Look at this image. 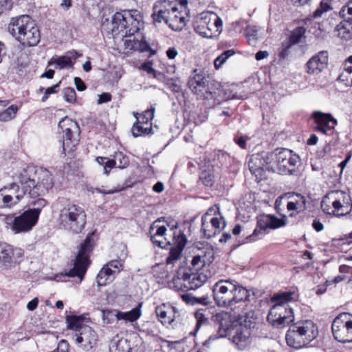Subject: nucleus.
<instances>
[{
    "mask_svg": "<svg viewBox=\"0 0 352 352\" xmlns=\"http://www.w3.org/2000/svg\"><path fill=\"white\" fill-rule=\"evenodd\" d=\"M16 180L34 198L45 195L54 186L52 173L41 167L23 168L16 175Z\"/></svg>",
    "mask_w": 352,
    "mask_h": 352,
    "instance_id": "1",
    "label": "nucleus"
},
{
    "mask_svg": "<svg viewBox=\"0 0 352 352\" xmlns=\"http://www.w3.org/2000/svg\"><path fill=\"white\" fill-rule=\"evenodd\" d=\"M294 292H283L271 298L274 305L270 309L267 320L273 327L282 328L294 322V310L288 302L294 300Z\"/></svg>",
    "mask_w": 352,
    "mask_h": 352,
    "instance_id": "2",
    "label": "nucleus"
},
{
    "mask_svg": "<svg viewBox=\"0 0 352 352\" xmlns=\"http://www.w3.org/2000/svg\"><path fill=\"white\" fill-rule=\"evenodd\" d=\"M8 32L25 47L36 46L40 41V31L28 15L12 19Z\"/></svg>",
    "mask_w": 352,
    "mask_h": 352,
    "instance_id": "3",
    "label": "nucleus"
},
{
    "mask_svg": "<svg viewBox=\"0 0 352 352\" xmlns=\"http://www.w3.org/2000/svg\"><path fill=\"white\" fill-rule=\"evenodd\" d=\"M59 201L60 208L58 212L59 227L72 233H79L86 224V214L82 208L73 203Z\"/></svg>",
    "mask_w": 352,
    "mask_h": 352,
    "instance_id": "4",
    "label": "nucleus"
},
{
    "mask_svg": "<svg viewBox=\"0 0 352 352\" xmlns=\"http://www.w3.org/2000/svg\"><path fill=\"white\" fill-rule=\"evenodd\" d=\"M318 335L316 324L311 320H300L290 325L285 339L287 344L295 349L309 346Z\"/></svg>",
    "mask_w": 352,
    "mask_h": 352,
    "instance_id": "5",
    "label": "nucleus"
},
{
    "mask_svg": "<svg viewBox=\"0 0 352 352\" xmlns=\"http://www.w3.org/2000/svg\"><path fill=\"white\" fill-rule=\"evenodd\" d=\"M214 85L215 82H210L208 78L201 73L195 74L188 81L189 87L194 94L207 99L212 98L218 104L229 98L245 99L242 96H236V95H233L231 98L226 96L221 88L213 89Z\"/></svg>",
    "mask_w": 352,
    "mask_h": 352,
    "instance_id": "6",
    "label": "nucleus"
},
{
    "mask_svg": "<svg viewBox=\"0 0 352 352\" xmlns=\"http://www.w3.org/2000/svg\"><path fill=\"white\" fill-rule=\"evenodd\" d=\"M272 166L279 174L294 175L300 164V157L287 148L277 149L271 153Z\"/></svg>",
    "mask_w": 352,
    "mask_h": 352,
    "instance_id": "7",
    "label": "nucleus"
},
{
    "mask_svg": "<svg viewBox=\"0 0 352 352\" xmlns=\"http://www.w3.org/2000/svg\"><path fill=\"white\" fill-rule=\"evenodd\" d=\"M221 19L213 12H204L193 21L195 32L203 37L212 38L221 32Z\"/></svg>",
    "mask_w": 352,
    "mask_h": 352,
    "instance_id": "8",
    "label": "nucleus"
},
{
    "mask_svg": "<svg viewBox=\"0 0 352 352\" xmlns=\"http://www.w3.org/2000/svg\"><path fill=\"white\" fill-rule=\"evenodd\" d=\"M94 237L93 233L89 234L84 242L81 243L74 263V267L65 274L66 276H77L80 282L82 281L89 265V257L95 244Z\"/></svg>",
    "mask_w": 352,
    "mask_h": 352,
    "instance_id": "9",
    "label": "nucleus"
},
{
    "mask_svg": "<svg viewBox=\"0 0 352 352\" xmlns=\"http://www.w3.org/2000/svg\"><path fill=\"white\" fill-rule=\"evenodd\" d=\"M225 227L226 221L217 204L211 206L202 216L201 230L204 237L207 239L220 233Z\"/></svg>",
    "mask_w": 352,
    "mask_h": 352,
    "instance_id": "10",
    "label": "nucleus"
},
{
    "mask_svg": "<svg viewBox=\"0 0 352 352\" xmlns=\"http://www.w3.org/2000/svg\"><path fill=\"white\" fill-rule=\"evenodd\" d=\"M58 129L63 133V149L70 153L79 142L80 129L77 122L65 117L58 123Z\"/></svg>",
    "mask_w": 352,
    "mask_h": 352,
    "instance_id": "11",
    "label": "nucleus"
},
{
    "mask_svg": "<svg viewBox=\"0 0 352 352\" xmlns=\"http://www.w3.org/2000/svg\"><path fill=\"white\" fill-rule=\"evenodd\" d=\"M331 329L334 338L338 342H351L352 316L347 313L340 314L333 320Z\"/></svg>",
    "mask_w": 352,
    "mask_h": 352,
    "instance_id": "12",
    "label": "nucleus"
},
{
    "mask_svg": "<svg viewBox=\"0 0 352 352\" xmlns=\"http://www.w3.org/2000/svg\"><path fill=\"white\" fill-rule=\"evenodd\" d=\"M236 289L235 281L230 279L218 280L213 286L214 300L220 307L232 305L233 292Z\"/></svg>",
    "mask_w": 352,
    "mask_h": 352,
    "instance_id": "13",
    "label": "nucleus"
},
{
    "mask_svg": "<svg viewBox=\"0 0 352 352\" xmlns=\"http://www.w3.org/2000/svg\"><path fill=\"white\" fill-rule=\"evenodd\" d=\"M26 190L22 186L20 189L16 182L0 189V208H12L23 198Z\"/></svg>",
    "mask_w": 352,
    "mask_h": 352,
    "instance_id": "14",
    "label": "nucleus"
},
{
    "mask_svg": "<svg viewBox=\"0 0 352 352\" xmlns=\"http://www.w3.org/2000/svg\"><path fill=\"white\" fill-rule=\"evenodd\" d=\"M285 225L284 221L270 214H263L258 218L257 226L254 229L252 234L246 237L250 241H254L256 237L265 234L267 229H276Z\"/></svg>",
    "mask_w": 352,
    "mask_h": 352,
    "instance_id": "15",
    "label": "nucleus"
},
{
    "mask_svg": "<svg viewBox=\"0 0 352 352\" xmlns=\"http://www.w3.org/2000/svg\"><path fill=\"white\" fill-rule=\"evenodd\" d=\"M270 164H272L271 155L265 152L252 154L248 160L249 169L257 179H262L265 177L264 170Z\"/></svg>",
    "mask_w": 352,
    "mask_h": 352,
    "instance_id": "16",
    "label": "nucleus"
},
{
    "mask_svg": "<svg viewBox=\"0 0 352 352\" xmlns=\"http://www.w3.org/2000/svg\"><path fill=\"white\" fill-rule=\"evenodd\" d=\"M74 342L85 351L91 350L98 341V336L90 326L82 327L78 333H75Z\"/></svg>",
    "mask_w": 352,
    "mask_h": 352,
    "instance_id": "17",
    "label": "nucleus"
},
{
    "mask_svg": "<svg viewBox=\"0 0 352 352\" xmlns=\"http://www.w3.org/2000/svg\"><path fill=\"white\" fill-rule=\"evenodd\" d=\"M20 248H14L6 243L0 242V267H8L23 256Z\"/></svg>",
    "mask_w": 352,
    "mask_h": 352,
    "instance_id": "18",
    "label": "nucleus"
},
{
    "mask_svg": "<svg viewBox=\"0 0 352 352\" xmlns=\"http://www.w3.org/2000/svg\"><path fill=\"white\" fill-rule=\"evenodd\" d=\"M37 223L38 219L27 210L15 217L14 234L28 233L33 229Z\"/></svg>",
    "mask_w": 352,
    "mask_h": 352,
    "instance_id": "19",
    "label": "nucleus"
},
{
    "mask_svg": "<svg viewBox=\"0 0 352 352\" xmlns=\"http://www.w3.org/2000/svg\"><path fill=\"white\" fill-rule=\"evenodd\" d=\"M250 328L247 326L239 325L234 329L233 335L230 340L237 349L242 351L248 346L250 342Z\"/></svg>",
    "mask_w": 352,
    "mask_h": 352,
    "instance_id": "20",
    "label": "nucleus"
},
{
    "mask_svg": "<svg viewBox=\"0 0 352 352\" xmlns=\"http://www.w3.org/2000/svg\"><path fill=\"white\" fill-rule=\"evenodd\" d=\"M327 52L321 51L311 57L307 63V72L309 74H318L327 67Z\"/></svg>",
    "mask_w": 352,
    "mask_h": 352,
    "instance_id": "21",
    "label": "nucleus"
},
{
    "mask_svg": "<svg viewBox=\"0 0 352 352\" xmlns=\"http://www.w3.org/2000/svg\"><path fill=\"white\" fill-rule=\"evenodd\" d=\"M80 56L81 54L75 50L70 51L64 56L52 57L48 64L54 65L56 69H59L72 67L76 58Z\"/></svg>",
    "mask_w": 352,
    "mask_h": 352,
    "instance_id": "22",
    "label": "nucleus"
},
{
    "mask_svg": "<svg viewBox=\"0 0 352 352\" xmlns=\"http://www.w3.org/2000/svg\"><path fill=\"white\" fill-rule=\"evenodd\" d=\"M166 24L174 31L182 30L185 26V17L178 12L177 8L173 2L169 7Z\"/></svg>",
    "mask_w": 352,
    "mask_h": 352,
    "instance_id": "23",
    "label": "nucleus"
},
{
    "mask_svg": "<svg viewBox=\"0 0 352 352\" xmlns=\"http://www.w3.org/2000/svg\"><path fill=\"white\" fill-rule=\"evenodd\" d=\"M125 25L127 31V37H131L135 33L138 32L143 27L142 17L137 12L131 14L130 12H125Z\"/></svg>",
    "mask_w": 352,
    "mask_h": 352,
    "instance_id": "24",
    "label": "nucleus"
},
{
    "mask_svg": "<svg viewBox=\"0 0 352 352\" xmlns=\"http://www.w3.org/2000/svg\"><path fill=\"white\" fill-rule=\"evenodd\" d=\"M336 194V205L338 210L339 217L347 214L351 211L352 204L350 196L342 190H333Z\"/></svg>",
    "mask_w": 352,
    "mask_h": 352,
    "instance_id": "25",
    "label": "nucleus"
},
{
    "mask_svg": "<svg viewBox=\"0 0 352 352\" xmlns=\"http://www.w3.org/2000/svg\"><path fill=\"white\" fill-rule=\"evenodd\" d=\"M288 199L287 208L288 210H295L298 212L304 211L306 209L307 199L299 193L289 192L285 195Z\"/></svg>",
    "mask_w": 352,
    "mask_h": 352,
    "instance_id": "26",
    "label": "nucleus"
},
{
    "mask_svg": "<svg viewBox=\"0 0 352 352\" xmlns=\"http://www.w3.org/2000/svg\"><path fill=\"white\" fill-rule=\"evenodd\" d=\"M172 2L168 0H163L157 1L153 6V12L152 13V18L154 23H162L164 21L166 23V18L169 7L171 6Z\"/></svg>",
    "mask_w": 352,
    "mask_h": 352,
    "instance_id": "27",
    "label": "nucleus"
},
{
    "mask_svg": "<svg viewBox=\"0 0 352 352\" xmlns=\"http://www.w3.org/2000/svg\"><path fill=\"white\" fill-rule=\"evenodd\" d=\"M175 308L162 304L156 307L155 314L163 325H171L175 320Z\"/></svg>",
    "mask_w": 352,
    "mask_h": 352,
    "instance_id": "28",
    "label": "nucleus"
},
{
    "mask_svg": "<svg viewBox=\"0 0 352 352\" xmlns=\"http://www.w3.org/2000/svg\"><path fill=\"white\" fill-rule=\"evenodd\" d=\"M125 12H116L111 20V32L113 37L120 36L122 38L127 37V31L125 25Z\"/></svg>",
    "mask_w": 352,
    "mask_h": 352,
    "instance_id": "29",
    "label": "nucleus"
},
{
    "mask_svg": "<svg viewBox=\"0 0 352 352\" xmlns=\"http://www.w3.org/2000/svg\"><path fill=\"white\" fill-rule=\"evenodd\" d=\"M212 320L218 324L219 337L226 336V331L231 323V315L228 312L221 311L214 315Z\"/></svg>",
    "mask_w": 352,
    "mask_h": 352,
    "instance_id": "30",
    "label": "nucleus"
},
{
    "mask_svg": "<svg viewBox=\"0 0 352 352\" xmlns=\"http://www.w3.org/2000/svg\"><path fill=\"white\" fill-rule=\"evenodd\" d=\"M159 222H160V219L155 221L151 225L150 228L151 239L157 246L164 248L166 243L163 240L157 239V237L164 238L166 232V228L164 226H159Z\"/></svg>",
    "mask_w": 352,
    "mask_h": 352,
    "instance_id": "31",
    "label": "nucleus"
},
{
    "mask_svg": "<svg viewBox=\"0 0 352 352\" xmlns=\"http://www.w3.org/2000/svg\"><path fill=\"white\" fill-rule=\"evenodd\" d=\"M208 280L204 273H190L186 270L187 290L196 289L201 287Z\"/></svg>",
    "mask_w": 352,
    "mask_h": 352,
    "instance_id": "32",
    "label": "nucleus"
},
{
    "mask_svg": "<svg viewBox=\"0 0 352 352\" xmlns=\"http://www.w3.org/2000/svg\"><path fill=\"white\" fill-rule=\"evenodd\" d=\"M335 196L336 194H333V190L329 192L322 199L321 208L323 212L328 214L339 217L337 205H336V201H334Z\"/></svg>",
    "mask_w": 352,
    "mask_h": 352,
    "instance_id": "33",
    "label": "nucleus"
},
{
    "mask_svg": "<svg viewBox=\"0 0 352 352\" xmlns=\"http://www.w3.org/2000/svg\"><path fill=\"white\" fill-rule=\"evenodd\" d=\"M169 287L177 291H188L186 269H180L177 272L176 276L169 283Z\"/></svg>",
    "mask_w": 352,
    "mask_h": 352,
    "instance_id": "34",
    "label": "nucleus"
},
{
    "mask_svg": "<svg viewBox=\"0 0 352 352\" xmlns=\"http://www.w3.org/2000/svg\"><path fill=\"white\" fill-rule=\"evenodd\" d=\"M142 303H140L136 307L129 311L122 312L116 311L115 317L118 320H124L125 322H135L142 316Z\"/></svg>",
    "mask_w": 352,
    "mask_h": 352,
    "instance_id": "35",
    "label": "nucleus"
},
{
    "mask_svg": "<svg viewBox=\"0 0 352 352\" xmlns=\"http://www.w3.org/2000/svg\"><path fill=\"white\" fill-rule=\"evenodd\" d=\"M313 117L318 124L327 125L329 129H333L334 126L337 124V120L329 113L314 111Z\"/></svg>",
    "mask_w": 352,
    "mask_h": 352,
    "instance_id": "36",
    "label": "nucleus"
},
{
    "mask_svg": "<svg viewBox=\"0 0 352 352\" xmlns=\"http://www.w3.org/2000/svg\"><path fill=\"white\" fill-rule=\"evenodd\" d=\"M338 79L346 86L352 87V56L346 60L344 70L339 76Z\"/></svg>",
    "mask_w": 352,
    "mask_h": 352,
    "instance_id": "37",
    "label": "nucleus"
},
{
    "mask_svg": "<svg viewBox=\"0 0 352 352\" xmlns=\"http://www.w3.org/2000/svg\"><path fill=\"white\" fill-rule=\"evenodd\" d=\"M335 32L336 35L344 40L352 38V24L348 21L340 22L336 25Z\"/></svg>",
    "mask_w": 352,
    "mask_h": 352,
    "instance_id": "38",
    "label": "nucleus"
},
{
    "mask_svg": "<svg viewBox=\"0 0 352 352\" xmlns=\"http://www.w3.org/2000/svg\"><path fill=\"white\" fill-rule=\"evenodd\" d=\"M115 278L116 276L112 273V270L104 265L98 274L97 283L99 286L105 285L112 282Z\"/></svg>",
    "mask_w": 352,
    "mask_h": 352,
    "instance_id": "39",
    "label": "nucleus"
},
{
    "mask_svg": "<svg viewBox=\"0 0 352 352\" xmlns=\"http://www.w3.org/2000/svg\"><path fill=\"white\" fill-rule=\"evenodd\" d=\"M85 317L83 316H67L66 317V322L67 328L75 331V333H78L79 329L82 327H87V325L83 324Z\"/></svg>",
    "mask_w": 352,
    "mask_h": 352,
    "instance_id": "40",
    "label": "nucleus"
},
{
    "mask_svg": "<svg viewBox=\"0 0 352 352\" xmlns=\"http://www.w3.org/2000/svg\"><path fill=\"white\" fill-rule=\"evenodd\" d=\"M235 288L233 293L232 305L246 300L249 298V292L235 281Z\"/></svg>",
    "mask_w": 352,
    "mask_h": 352,
    "instance_id": "41",
    "label": "nucleus"
},
{
    "mask_svg": "<svg viewBox=\"0 0 352 352\" xmlns=\"http://www.w3.org/2000/svg\"><path fill=\"white\" fill-rule=\"evenodd\" d=\"M132 134L134 137L148 135L151 131V124L149 125L143 124L136 122L132 127Z\"/></svg>",
    "mask_w": 352,
    "mask_h": 352,
    "instance_id": "42",
    "label": "nucleus"
},
{
    "mask_svg": "<svg viewBox=\"0 0 352 352\" xmlns=\"http://www.w3.org/2000/svg\"><path fill=\"white\" fill-rule=\"evenodd\" d=\"M124 46L126 49L134 51H144L147 47V45L145 43L141 42L139 40H135L133 38L131 39H126L124 41Z\"/></svg>",
    "mask_w": 352,
    "mask_h": 352,
    "instance_id": "43",
    "label": "nucleus"
},
{
    "mask_svg": "<svg viewBox=\"0 0 352 352\" xmlns=\"http://www.w3.org/2000/svg\"><path fill=\"white\" fill-rule=\"evenodd\" d=\"M33 208H30L28 210L38 220L42 209L47 204V200L43 198H38L32 202Z\"/></svg>",
    "mask_w": 352,
    "mask_h": 352,
    "instance_id": "44",
    "label": "nucleus"
},
{
    "mask_svg": "<svg viewBox=\"0 0 352 352\" xmlns=\"http://www.w3.org/2000/svg\"><path fill=\"white\" fill-rule=\"evenodd\" d=\"M196 319V327L195 331H198L201 327H206L209 324L208 318L206 316L204 310H199L195 313Z\"/></svg>",
    "mask_w": 352,
    "mask_h": 352,
    "instance_id": "45",
    "label": "nucleus"
},
{
    "mask_svg": "<svg viewBox=\"0 0 352 352\" xmlns=\"http://www.w3.org/2000/svg\"><path fill=\"white\" fill-rule=\"evenodd\" d=\"M260 28L255 25H248L245 29L246 38L251 45H254L258 38Z\"/></svg>",
    "mask_w": 352,
    "mask_h": 352,
    "instance_id": "46",
    "label": "nucleus"
},
{
    "mask_svg": "<svg viewBox=\"0 0 352 352\" xmlns=\"http://www.w3.org/2000/svg\"><path fill=\"white\" fill-rule=\"evenodd\" d=\"M198 255H200L204 259V263L210 264L214 260V250L212 246L207 244L202 248L200 250V254Z\"/></svg>",
    "mask_w": 352,
    "mask_h": 352,
    "instance_id": "47",
    "label": "nucleus"
},
{
    "mask_svg": "<svg viewBox=\"0 0 352 352\" xmlns=\"http://www.w3.org/2000/svg\"><path fill=\"white\" fill-rule=\"evenodd\" d=\"M154 111L155 109L152 108L151 109H148L144 111L142 113H134L136 120L139 123H142L143 124L149 125L148 123L151 122L154 118Z\"/></svg>",
    "mask_w": 352,
    "mask_h": 352,
    "instance_id": "48",
    "label": "nucleus"
},
{
    "mask_svg": "<svg viewBox=\"0 0 352 352\" xmlns=\"http://www.w3.org/2000/svg\"><path fill=\"white\" fill-rule=\"evenodd\" d=\"M305 32L306 30L303 27L296 28L292 31L289 38L287 42L290 43L292 45L299 43L301 38L304 37Z\"/></svg>",
    "mask_w": 352,
    "mask_h": 352,
    "instance_id": "49",
    "label": "nucleus"
},
{
    "mask_svg": "<svg viewBox=\"0 0 352 352\" xmlns=\"http://www.w3.org/2000/svg\"><path fill=\"white\" fill-rule=\"evenodd\" d=\"M18 108L15 105H11L6 110L0 113V121L8 122L14 118L17 113Z\"/></svg>",
    "mask_w": 352,
    "mask_h": 352,
    "instance_id": "50",
    "label": "nucleus"
},
{
    "mask_svg": "<svg viewBox=\"0 0 352 352\" xmlns=\"http://www.w3.org/2000/svg\"><path fill=\"white\" fill-rule=\"evenodd\" d=\"M331 9V8L327 2L322 1L320 6L313 13L314 19H316L322 17Z\"/></svg>",
    "mask_w": 352,
    "mask_h": 352,
    "instance_id": "51",
    "label": "nucleus"
},
{
    "mask_svg": "<svg viewBox=\"0 0 352 352\" xmlns=\"http://www.w3.org/2000/svg\"><path fill=\"white\" fill-rule=\"evenodd\" d=\"M234 52L232 50H229L223 52L219 56L214 62V65L216 69L220 68V67L226 61V60L232 56Z\"/></svg>",
    "mask_w": 352,
    "mask_h": 352,
    "instance_id": "52",
    "label": "nucleus"
},
{
    "mask_svg": "<svg viewBox=\"0 0 352 352\" xmlns=\"http://www.w3.org/2000/svg\"><path fill=\"white\" fill-rule=\"evenodd\" d=\"M0 217L6 228L10 229L12 233H14L15 217L12 214H1Z\"/></svg>",
    "mask_w": 352,
    "mask_h": 352,
    "instance_id": "53",
    "label": "nucleus"
},
{
    "mask_svg": "<svg viewBox=\"0 0 352 352\" xmlns=\"http://www.w3.org/2000/svg\"><path fill=\"white\" fill-rule=\"evenodd\" d=\"M113 157L116 161L117 168L122 169L129 164L128 157L124 155L121 152L116 153Z\"/></svg>",
    "mask_w": 352,
    "mask_h": 352,
    "instance_id": "54",
    "label": "nucleus"
},
{
    "mask_svg": "<svg viewBox=\"0 0 352 352\" xmlns=\"http://www.w3.org/2000/svg\"><path fill=\"white\" fill-rule=\"evenodd\" d=\"M112 270V273L116 276L123 268V263L120 260H113L104 265Z\"/></svg>",
    "mask_w": 352,
    "mask_h": 352,
    "instance_id": "55",
    "label": "nucleus"
},
{
    "mask_svg": "<svg viewBox=\"0 0 352 352\" xmlns=\"http://www.w3.org/2000/svg\"><path fill=\"white\" fill-rule=\"evenodd\" d=\"M199 179L206 186H211L214 183V175L210 170H203L200 175Z\"/></svg>",
    "mask_w": 352,
    "mask_h": 352,
    "instance_id": "56",
    "label": "nucleus"
},
{
    "mask_svg": "<svg viewBox=\"0 0 352 352\" xmlns=\"http://www.w3.org/2000/svg\"><path fill=\"white\" fill-rule=\"evenodd\" d=\"M340 15L347 20H352V0L349 1L345 6H344L340 12Z\"/></svg>",
    "mask_w": 352,
    "mask_h": 352,
    "instance_id": "57",
    "label": "nucleus"
},
{
    "mask_svg": "<svg viewBox=\"0 0 352 352\" xmlns=\"http://www.w3.org/2000/svg\"><path fill=\"white\" fill-rule=\"evenodd\" d=\"M63 97L65 100L70 103L76 102V94L74 88L66 87L63 90Z\"/></svg>",
    "mask_w": 352,
    "mask_h": 352,
    "instance_id": "58",
    "label": "nucleus"
},
{
    "mask_svg": "<svg viewBox=\"0 0 352 352\" xmlns=\"http://www.w3.org/2000/svg\"><path fill=\"white\" fill-rule=\"evenodd\" d=\"M181 248H177L173 247L170 249L169 252V255L166 258L167 264H172L174 261H177L182 253Z\"/></svg>",
    "mask_w": 352,
    "mask_h": 352,
    "instance_id": "59",
    "label": "nucleus"
},
{
    "mask_svg": "<svg viewBox=\"0 0 352 352\" xmlns=\"http://www.w3.org/2000/svg\"><path fill=\"white\" fill-rule=\"evenodd\" d=\"M291 46L292 45L287 41L283 43L281 50L279 52V57L280 58L285 59L288 56Z\"/></svg>",
    "mask_w": 352,
    "mask_h": 352,
    "instance_id": "60",
    "label": "nucleus"
},
{
    "mask_svg": "<svg viewBox=\"0 0 352 352\" xmlns=\"http://www.w3.org/2000/svg\"><path fill=\"white\" fill-rule=\"evenodd\" d=\"M69 344L65 340H61L57 346L58 352H69Z\"/></svg>",
    "mask_w": 352,
    "mask_h": 352,
    "instance_id": "61",
    "label": "nucleus"
},
{
    "mask_svg": "<svg viewBox=\"0 0 352 352\" xmlns=\"http://www.w3.org/2000/svg\"><path fill=\"white\" fill-rule=\"evenodd\" d=\"M141 68L146 71L148 74L156 76V71L153 67V63L150 61L144 63L142 65Z\"/></svg>",
    "mask_w": 352,
    "mask_h": 352,
    "instance_id": "62",
    "label": "nucleus"
},
{
    "mask_svg": "<svg viewBox=\"0 0 352 352\" xmlns=\"http://www.w3.org/2000/svg\"><path fill=\"white\" fill-rule=\"evenodd\" d=\"M186 239L184 234L179 236L178 238L176 240V245L175 248H181V250L182 251L184 247L186 246Z\"/></svg>",
    "mask_w": 352,
    "mask_h": 352,
    "instance_id": "63",
    "label": "nucleus"
},
{
    "mask_svg": "<svg viewBox=\"0 0 352 352\" xmlns=\"http://www.w3.org/2000/svg\"><path fill=\"white\" fill-rule=\"evenodd\" d=\"M204 259L202 258V257L200 255H196L193 257L192 260V265L193 266H203L206 265L207 263H204Z\"/></svg>",
    "mask_w": 352,
    "mask_h": 352,
    "instance_id": "64",
    "label": "nucleus"
}]
</instances>
